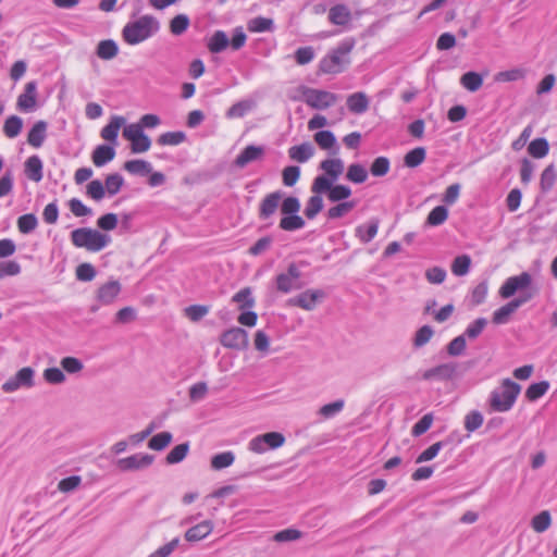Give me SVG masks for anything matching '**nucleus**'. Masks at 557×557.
Wrapping results in <instances>:
<instances>
[{
    "mask_svg": "<svg viewBox=\"0 0 557 557\" xmlns=\"http://www.w3.org/2000/svg\"><path fill=\"white\" fill-rule=\"evenodd\" d=\"M549 388V383L547 381H541L537 383H532L525 391V397L530 401H535L539 398L543 397Z\"/></svg>",
    "mask_w": 557,
    "mask_h": 557,
    "instance_id": "obj_50",
    "label": "nucleus"
},
{
    "mask_svg": "<svg viewBox=\"0 0 557 557\" xmlns=\"http://www.w3.org/2000/svg\"><path fill=\"white\" fill-rule=\"evenodd\" d=\"M264 147L248 145L234 160V165L238 169H244L248 163L260 160L264 156Z\"/></svg>",
    "mask_w": 557,
    "mask_h": 557,
    "instance_id": "obj_17",
    "label": "nucleus"
},
{
    "mask_svg": "<svg viewBox=\"0 0 557 557\" xmlns=\"http://www.w3.org/2000/svg\"><path fill=\"white\" fill-rule=\"evenodd\" d=\"M159 29L160 22L154 16L143 15L123 27L122 37L126 44L135 46L152 37Z\"/></svg>",
    "mask_w": 557,
    "mask_h": 557,
    "instance_id": "obj_1",
    "label": "nucleus"
},
{
    "mask_svg": "<svg viewBox=\"0 0 557 557\" xmlns=\"http://www.w3.org/2000/svg\"><path fill=\"white\" fill-rule=\"evenodd\" d=\"M302 96L305 98V102L315 110H325L334 106L338 100L336 94L309 87L304 88Z\"/></svg>",
    "mask_w": 557,
    "mask_h": 557,
    "instance_id": "obj_8",
    "label": "nucleus"
},
{
    "mask_svg": "<svg viewBox=\"0 0 557 557\" xmlns=\"http://www.w3.org/2000/svg\"><path fill=\"white\" fill-rule=\"evenodd\" d=\"M124 170L133 175L146 176L151 173V164L141 159L129 160L124 163Z\"/></svg>",
    "mask_w": 557,
    "mask_h": 557,
    "instance_id": "obj_29",
    "label": "nucleus"
},
{
    "mask_svg": "<svg viewBox=\"0 0 557 557\" xmlns=\"http://www.w3.org/2000/svg\"><path fill=\"white\" fill-rule=\"evenodd\" d=\"M520 392L521 386L518 383L510 379H504L502 384L494 388L490 394L487 403L491 411H509L513 407Z\"/></svg>",
    "mask_w": 557,
    "mask_h": 557,
    "instance_id": "obj_2",
    "label": "nucleus"
},
{
    "mask_svg": "<svg viewBox=\"0 0 557 557\" xmlns=\"http://www.w3.org/2000/svg\"><path fill=\"white\" fill-rule=\"evenodd\" d=\"M235 455L233 451H223L211 458V468L213 470H222L233 465Z\"/></svg>",
    "mask_w": 557,
    "mask_h": 557,
    "instance_id": "obj_47",
    "label": "nucleus"
},
{
    "mask_svg": "<svg viewBox=\"0 0 557 557\" xmlns=\"http://www.w3.org/2000/svg\"><path fill=\"white\" fill-rule=\"evenodd\" d=\"M326 191H327V198L332 202H339V201L345 200L351 196V188L347 185H342V184H337V185L332 184V187L326 189Z\"/></svg>",
    "mask_w": 557,
    "mask_h": 557,
    "instance_id": "obj_43",
    "label": "nucleus"
},
{
    "mask_svg": "<svg viewBox=\"0 0 557 557\" xmlns=\"http://www.w3.org/2000/svg\"><path fill=\"white\" fill-rule=\"evenodd\" d=\"M525 70L521 67H515L507 71L498 72L495 75L496 82H516L525 77Z\"/></svg>",
    "mask_w": 557,
    "mask_h": 557,
    "instance_id": "obj_56",
    "label": "nucleus"
},
{
    "mask_svg": "<svg viewBox=\"0 0 557 557\" xmlns=\"http://www.w3.org/2000/svg\"><path fill=\"white\" fill-rule=\"evenodd\" d=\"M123 184H124V178L121 174H119V173L109 174L106 177V182H104L106 191H108L109 196H114L121 190Z\"/></svg>",
    "mask_w": 557,
    "mask_h": 557,
    "instance_id": "obj_58",
    "label": "nucleus"
},
{
    "mask_svg": "<svg viewBox=\"0 0 557 557\" xmlns=\"http://www.w3.org/2000/svg\"><path fill=\"white\" fill-rule=\"evenodd\" d=\"M305 264V261H300L299 263H289L287 271L277 274L275 277L276 289L283 294L301 289L305 286V283L301 281L300 265Z\"/></svg>",
    "mask_w": 557,
    "mask_h": 557,
    "instance_id": "obj_6",
    "label": "nucleus"
},
{
    "mask_svg": "<svg viewBox=\"0 0 557 557\" xmlns=\"http://www.w3.org/2000/svg\"><path fill=\"white\" fill-rule=\"evenodd\" d=\"M483 420V414L480 411L472 410L465 417V429L470 433L474 432L482 426Z\"/></svg>",
    "mask_w": 557,
    "mask_h": 557,
    "instance_id": "obj_62",
    "label": "nucleus"
},
{
    "mask_svg": "<svg viewBox=\"0 0 557 557\" xmlns=\"http://www.w3.org/2000/svg\"><path fill=\"white\" fill-rule=\"evenodd\" d=\"M486 325V318H478L467 326L462 335H465V338L468 337L469 339H475L481 335Z\"/></svg>",
    "mask_w": 557,
    "mask_h": 557,
    "instance_id": "obj_55",
    "label": "nucleus"
},
{
    "mask_svg": "<svg viewBox=\"0 0 557 557\" xmlns=\"http://www.w3.org/2000/svg\"><path fill=\"white\" fill-rule=\"evenodd\" d=\"M126 120L123 116L114 115L110 122L101 129L100 136L107 140L116 145L120 128L125 124Z\"/></svg>",
    "mask_w": 557,
    "mask_h": 557,
    "instance_id": "obj_20",
    "label": "nucleus"
},
{
    "mask_svg": "<svg viewBox=\"0 0 557 557\" xmlns=\"http://www.w3.org/2000/svg\"><path fill=\"white\" fill-rule=\"evenodd\" d=\"M379 225V219L373 218L367 224L358 225L355 230V235L361 243L368 244L376 236Z\"/></svg>",
    "mask_w": 557,
    "mask_h": 557,
    "instance_id": "obj_21",
    "label": "nucleus"
},
{
    "mask_svg": "<svg viewBox=\"0 0 557 557\" xmlns=\"http://www.w3.org/2000/svg\"><path fill=\"white\" fill-rule=\"evenodd\" d=\"M534 297V293H522L519 297L513 298L506 305L502 306L493 312L492 321L494 324H506L510 320V315L522 305Z\"/></svg>",
    "mask_w": 557,
    "mask_h": 557,
    "instance_id": "obj_9",
    "label": "nucleus"
},
{
    "mask_svg": "<svg viewBox=\"0 0 557 557\" xmlns=\"http://www.w3.org/2000/svg\"><path fill=\"white\" fill-rule=\"evenodd\" d=\"M232 301L238 305L239 310L250 309L255 306L256 301L252 296L250 287H244L238 290L233 297Z\"/></svg>",
    "mask_w": 557,
    "mask_h": 557,
    "instance_id": "obj_31",
    "label": "nucleus"
},
{
    "mask_svg": "<svg viewBox=\"0 0 557 557\" xmlns=\"http://www.w3.org/2000/svg\"><path fill=\"white\" fill-rule=\"evenodd\" d=\"M354 40H344L319 63L320 72L324 74H338L343 71L344 65L349 63L348 54L354 48Z\"/></svg>",
    "mask_w": 557,
    "mask_h": 557,
    "instance_id": "obj_4",
    "label": "nucleus"
},
{
    "mask_svg": "<svg viewBox=\"0 0 557 557\" xmlns=\"http://www.w3.org/2000/svg\"><path fill=\"white\" fill-rule=\"evenodd\" d=\"M314 153V148L311 143L306 141L300 145L292 146L288 149V157L299 163L309 161Z\"/></svg>",
    "mask_w": 557,
    "mask_h": 557,
    "instance_id": "obj_25",
    "label": "nucleus"
},
{
    "mask_svg": "<svg viewBox=\"0 0 557 557\" xmlns=\"http://www.w3.org/2000/svg\"><path fill=\"white\" fill-rule=\"evenodd\" d=\"M356 207L355 201H344L339 202L336 206L332 207L327 211V218L331 220L339 219L347 214L349 211H351Z\"/></svg>",
    "mask_w": 557,
    "mask_h": 557,
    "instance_id": "obj_60",
    "label": "nucleus"
},
{
    "mask_svg": "<svg viewBox=\"0 0 557 557\" xmlns=\"http://www.w3.org/2000/svg\"><path fill=\"white\" fill-rule=\"evenodd\" d=\"M34 375L35 371L33 368H22L14 376L4 382L1 388L4 393H13L21 387L30 388L35 385Z\"/></svg>",
    "mask_w": 557,
    "mask_h": 557,
    "instance_id": "obj_12",
    "label": "nucleus"
},
{
    "mask_svg": "<svg viewBox=\"0 0 557 557\" xmlns=\"http://www.w3.org/2000/svg\"><path fill=\"white\" fill-rule=\"evenodd\" d=\"M23 128V120L17 115H10L3 124V133L8 138H15Z\"/></svg>",
    "mask_w": 557,
    "mask_h": 557,
    "instance_id": "obj_35",
    "label": "nucleus"
},
{
    "mask_svg": "<svg viewBox=\"0 0 557 557\" xmlns=\"http://www.w3.org/2000/svg\"><path fill=\"white\" fill-rule=\"evenodd\" d=\"M329 20L334 25L344 26L351 20V12L345 4H335L329 11Z\"/></svg>",
    "mask_w": 557,
    "mask_h": 557,
    "instance_id": "obj_26",
    "label": "nucleus"
},
{
    "mask_svg": "<svg viewBox=\"0 0 557 557\" xmlns=\"http://www.w3.org/2000/svg\"><path fill=\"white\" fill-rule=\"evenodd\" d=\"M319 168L324 174L314 177L311 185V191L313 194H323L326 189L332 187V184L337 181L344 172V162L339 158L325 159L320 163Z\"/></svg>",
    "mask_w": 557,
    "mask_h": 557,
    "instance_id": "obj_5",
    "label": "nucleus"
},
{
    "mask_svg": "<svg viewBox=\"0 0 557 557\" xmlns=\"http://www.w3.org/2000/svg\"><path fill=\"white\" fill-rule=\"evenodd\" d=\"M220 343L225 348L244 350L248 348V333L242 327H231L220 336Z\"/></svg>",
    "mask_w": 557,
    "mask_h": 557,
    "instance_id": "obj_10",
    "label": "nucleus"
},
{
    "mask_svg": "<svg viewBox=\"0 0 557 557\" xmlns=\"http://www.w3.org/2000/svg\"><path fill=\"white\" fill-rule=\"evenodd\" d=\"M38 226V219L34 213H26L17 219V228L22 234H29Z\"/></svg>",
    "mask_w": 557,
    "mask_h": 557,
    "instance_id": "obj_48",
    "label": "nucleus"
},
{
    "mask_svg": "<svg viewBox=\"0 0 557 557\" xmlns=\"http://www.w3.org/2000/svg\"><path fill=\"white\" fill-rule=\"evenodd\" d=\"M448 218V210L444 206H437L431 210L426 218V224L437 226L443 224Z\"/></svg>",
    "mask_w": 557,
    "mask_h": 557,
    "instance_id": "obj_54",
    "label": "nucleus"
},
{
    "mask_svg": "<svg viewBox=\"0 0 557 557\" xmlns=\"http://www.w3.org/2000/svg\"><path fill=\"white\" fill-rule=\"evenodd\" d=\"M122 292V284L117 280H109L101 284L95 295L96 302L90 311L96 312L101 306H110L115 302Z\"/></svg>",
    "mask_w": 557,
    "mask_h": 557,
    "instance_id": "obj_7",
    "label": "nucleus"
},
{
    "mask_svg": "<svg viewBox=\"0 0 557 557\" xmlns=\"http://www.w3.org/2000/svg\"><path fill=\"white\" fill-rule=\"evenodd\" d=\"M283 195L284 193L282 190H276L268 194L262 199V201L260 202L258 214L260 220H268L276 212L280 202L283 198Z\"/></svg>",
    "mask_w": 557,
    "mask_h": 557,
    "instance_id": "obj_15",
    "label": "nucleus"
},
{
    "mask_svg": "<svg viewBox=\"0 0 557 557\" xmlns=\"http://www.w3.org/2000/svg\"><path fill=\"white\" fill-rule=\"evenodd\" d=\"M306 225V222L302 216H300L298 213L295 214H288L283 215L280 221V228L285 232H294L297 230L304 228Z\"/></svg>",
    "mask_w": 557,
    "mask_h": 557,
    "instance_id": "obj_32",
    "label": "nucleus"
},
{
    "mask_svg": "<svg viewBox=\"0 0 557 557\" xmlns=\"http://www.w3.org/2000/svg\"><path fill=\"white\" fill-rule=\"evenodd\" d=\"M556 178L557 174L554 164L547 165L541 174V190L543 193H548L553 188Z\"/></svg>",
    "mask_w": 557,
    "mask_h": 557,
    "instance_id": "obj_49",
    "label": "nucleus"
},
{
    "mask_svg": "<svg viewBox=\"0 0 557 557\" xmlns=\"http://www.w3.org/2000/svg\"><path fill=\"white\" fill-rule=\"evenodd\" d=\"M325 296L326 294L322 289H307L290 298L288 304L307 311H312L317 308L318 304H320L325 298Z\"/></svg>",
    "mask_w": 557,
    "mask_h": 557,
    "instance_id": "obj_13",
    "label": "nucleus"
},
{
    "mask_svg": "<svg viewBox=\"0 0 557 557\" xmlns=\"http://www.w3.org/2000/svg\"><path fill=\"white\" fill-rule=\"evenodd\" d=\"M532 283V276L529 272H522L519 275L508 277L499 288V295L502 298H510L518 290L525 293L524 290L530 287Z\"/></svg>",
    "mask_w": 557,
    "mask_h": 557,
    "instance_id": "obj_11",
    "label": "nucleus"
},
{
    "mask_svg": "<svg viewBox=\"0 0 557 557\" xmlns=\"http://www.w3.org/2000/svg\"><path fill=\"white\" fill-rule=\"evenodd\" d=\"M115 157L114 146L99 145L97 146L91 154L92 163L97 168H101L112 161Z\"/></svg>",
    "mask_w": 557,
    "mask_h": 557,
    "instance_id": "obj_23",
    "label": "nucleus"
},
{
    "mask_svg": "<svg viewBox=\"0 0 557 557\" xmlns=\"http://www.w3.org/2000/svg\"><path fill=\"white\" fill-rule=\"evenodd\" d=\"M25 174L27 177L36 183L42 180V161L41 159L34 154L30 156L25 162Z\"/></svg>",
    "mask_w": 557,
    "mask_h": 557,
    "instance_id": "obj_27",
    "label": "nucleus"
},
{
    "mask_svg": "<svg viewBox=\"0 0 557 557\" xmlns=\"http://www.w3.org/2000/svg\"><path fill=\"white\" fill-rule=\"evenodd\" d=\"M190 20L186 14H177L170 21V32L174 36L183 35L189 27Z\"/></svg>",
    "mask_w": 557,
    "mask_h": 557,
    "instance_id": "obj_44",
    "label": "nucleus"
},
{
    "mask_svg": "<svg viewBox=\"0 0 557 557\" xmlns=\"http://www.w3.org/2000/svg\"><path fill=\"white\" fill-rule=\"evenodd\" d=\"M36 91H37L36 82H28L25 86L24 92L21 94L17 98V108L21 111L29 112L35 108Z\"/></svg>",
    "mask_w": 557,
    "mask_h": 557,
    "instance_id": "obj_18",
    "label": "nucleus"
},
{
    "mask_svg": "<svg viewBox=\"0 0 557 557\" xmlns=\"http://www.w3.org/2000/svg\"><path fill=\"white\" fill-rule=\"evenodd\" d=\"M552 524V517L548 510H543L531 520L532 529L537 533L545 532Z\"/></svg>",
    "mask_w": 557,
    "mask_h": 557,
    "instance_id": "obj_46",
    "label": "nucleus"
},
{
    "mask_svg": "<svg viewBox=\"0 0 557 557\" xmlns=\"http://www.w3.org/2000/svg\"><path fill=\"white\" fill-rule=\"evenodd\" d=\"M187 139V136L182 131L166 132L161 134L157 143L160 146H178Z\"/></svg>",
    "mask_w": 557,
    "mask_h": 557,
    "instance_id": "obj_37",
    "label": "nucleus"
},
{
    "mask_svg": "<svg viewBox=\"0 0 557 557\" xmlns=\"http://www.w3.org/2000/svg\"><path fill=\"white\" fill-rule=\"evenodd\" d=\"M172 438L170 432L158 433L149 440L148 447L153 450H162L172 442Z\"/></svg>",
    "mask_w": 557,
    "mask_h": 557,
    "instance_id": "obj_57",
    "label": "nucleus"
},
{
    "mask_svg": "<svg viewBox=\"0 0 557 557\" xmlns=\"http://www.w3.org/2000/svg\"><path fill=\"white\" fill-rule=\"evenodd\" d=\"M300 200L295 196H288L283 199L280 209L282 215L295 214L300 210Z\"/></svg>",
    "mask_w": 557,
    "mask_h": 557,
    "instance_id": "obj_64",
    "label": "nucleus"
},
{
    "mask_svg": "<svg viewBox=\"0 0 557 557\" xmlns=\"http://www.w3.org/2000/svg\"><path fill=\"white\" fill-rule=\"evenodd\" d=\"M434 335V330L430 325H423L414 333L412 345L414 348H421L426 345Z\"/></svg>",
    "mask_w": 557,
    "mask_h": 557,
    "instance_id": "obj_52",
    "label": "nucleus"
},
{
    "mask_svg": "<svg viewBox=\"0 0 557 557\" xmlns=\"http://www.w3.org/2000/svg\"><path fill=\"white\" fill-rule=\"evenodd\" d=\"M448 446V441H440L423 450L416 459L417 463L434 459L443 447Z\"/></svg>",
    "mask_w": 557,
    "mask_h": 557,
    "instance_id": "obj_53",
    "label": "nucleus"
},
{
    "mask_svg": "<svg viewBox=\"0 0 557 557\" xmlns=\"http://www.w3.org/2000/svg\"><path fill=\"white\" fill-rule=\"evenodd\" d=\"M153 460V455L134 454L132 456L117 459L115 466L121 472L138 471L150 467Z\"/></svg>",
    "mask_w": 557,
    "mask_h": 557,
    "instance_id": "obj_14",
    "label": "nucleus"
},
{
    "mask_svg": "<svg viewBox=\"0 0 557 557\" xmlns=\"http://www.w3.org/2000/svg\"><path fill=\"white\" fill-rule=\"evenodd\" d=\"M344 406H345L344 399H337L333 403L323 405L319 409V414L325 419L333 418L343 410Z\"/></svg>",
    "mask_w": 557,
    "mask_h": 557,
    "instance_id": "obj_61",
    "label": "nucleus"
},
{
    "mask_svg": "<svg viewBox=\"0 0 557 557\" xmlns=\"http://www.w3.org/2000/svg\"><path fill=\"white\" fill-rule=\"evenodd\" d=\"M346 103L348 110L354 114H362L369 109V98L362 91L349 95Z\"/></svg>",
    "mask_w": 557,
    "mask_h": 557,
    "instance_id": "obj_24",
    "label": "nucleus"
},
{
    "mask_svg": "<svg viewBox=\"0 0 557 557\" xmlns=\"http://www.w3.org/2000/svg\"><path fill=\"white\" fill-rule=\"evenodd\" d=\"M389 168H391V162H389L388 158L377 157L373 160V162L370 166V172L373 176L381 177L388 173Z\"/></svg>",
    "mask_w": 557,
    "mask_h": 557,
    "instance_id": "obj_59",
    "label": "nucleus"
},
{
    "mask_svg": "<svg viewBox=\"0 0 557 557\" xmlns=\"http://www.w3.org/2000/svg\"><path fill=\"white\" fill-rule=\"evenodd\" d=\"M368 178L367 169L360 163H352L348 166L346 180L355 184H362Z\"/></svg>",
    "mask_w": 557,
    "mask_h": 557,
    "instance_id": "obj_38",
    "label": "nucleus"
},
{
    "mask_svg": "<svg viewBox=\"0 0 557 557\" xmlns=\"http://www.w3.org/2000/svg\"><path fill=\"white\" fill-rule=\"evenodd\" d=\"M213 530L211 520H203L200 523L189 528L185 532V540L187 542H198L206 539Z\"/></svg>",
    "mask_w": 557,
    "mask_h": 557,
    "instance_id": "obj_19",
    "label": "nucleus"
},
{
    "mask_svg": "<svg viewBox=\"0 0 557 557\" xmlns=\"http://www.w3.org/2000/svg\"><path fill=\"white\" fill-rule=\"evenodd\" d=\"M529 153L536 159L544 158L549 151V144L546 138H535L528 147Z\"/></svg>",
    "mask_w": 557,
    "mask_h": 557,
    "instance_id": "obj_41",
    "label": "nucleus"
},
{
    "mask_svg": "<svg viewBox=\"0 0 557 557\" xmlns=\"http://www.w3.org/2000/svg\"><path fill=\"white\" fill-rule=\"evenodd\" d=\"M426 157V151L423 147H417L410 151H408L404 157V163L407 168H417L419 166Z\"/></svg>",
    "mask_w": 557,
    "mask_h": 557,
    "instance_id": "obj_40",
    "label": "nucleus"
},
{
    "mask_svg": "<svg viewBox=\"0 0 557 557\" xmlns=\"http://www.w3.org/2000/svg\"><path fill=\"white\" fill-rule=\"evenodd\" d=\"M471 267V258L468 255H460L453 260L451 272L456 276H465L469 273Z\"/></svg>",
    "mask_w": 557,
    "mask_h": 557,
    "instance_id": "obj_45",
    "label": "nucleus"
},
{
    "mask_svg": "<svg viewBox=\"0 0 557 557\" xmlns=\"http://www.w3.org/2000/svg\"><path fill=\"white\" fill-rule=\"evenodd\" d=\"M151 147V139L148 135L140 134L138 137L131 140V150L133 153H143L150 149Z\"/></svg>",
    "mask_w": 557,
    "mask_h": 557,
    "instance_id": "obj_63",
    "label": "nucleus"
},
{
    "mask_svg": "<svg viewBox=\"0 0 557 557\" xmlns=\"http://www.w3.org/2000/svg\"><path fill=\"white\" fill-rule=\"evenodd\" d=\"M247 27L251 33L272 32L274 28V22L272 18L257 16L248 22Z\"/></svg>",
    "mask_w": 557,
    "mask_h": 557,
    "instance_id": "obj_36",
    "label": "nucleus"
},
{
    "mask_svg": "<svg viewBox=\"0 0 557 557\" xmlns=\"http://www.w3.org/2000/svg\"><path fill=\"white\" fill-rule=\"evenodd\" d=\"M457 366L453 362L443 363L423 372L422 379L425 381H448L454 377Z\"/></svg>",
    "mask_w": 557,
    "mask_h": 557,
    "instance_id": "obj_16",
    "label": "nucleus"
},
{
    "mask_svg": "<svg viewBox=\"0 0 557 557\" xmlns=\"http://www.w3.org/2000/svg\"><path fill=\"white\" fill-rule=\"evenodd\" d=\"M47 127L46 121H37L28 132L27 143L34 148H40L47 137Z\"/></svg>",
    "mask_w": 557,
    "mask_h": 557,
    "instance_id": "obj_22",
    "label": "nucleus"
},
{
    "mask_svg": "<svg viewBox=\"0 0 557 557\" xmlns=\"http://www.w3.org/2000/svg\"><path fill=\"white\" fill-rule=\"evenodd\" d=\"M314 141L321 149L329 150L335 147L336 137L331 131H319L313 135Z\"/></svg>",
    "mask_w": 557,
    "mask_h": 557,
    "instance_id": "obj_51",
    "label": "nucleus"
},
{
    "mask_svg": "<svg viewBox=\"0 0 557 557\" xmlns=\"http://www.w3.org/2000/svg\"><path fill=\"white\" fill-rule=\"evenodd\" d=\"M322 209L323 199L321 197V194H314L307 200L304 214L307 219L313 220Z\"/></svg>",
    "mask_w": 557,
    "mask_h": 557,
    "instance_id": "obj_39",
    "label": "nucleus"
},
{
    "mask_svg": "<svg viewBox=\"0 0 557 557\" xmlns=\"http://www.w3.org/2000/svg\"><path fill=\"white\" fill-rule=\"evenodd\" d=\"M460 84L467 90L474 92L483 85V76L476 72L470 71L460 77Z\"/></svg>",
    "mask_w": 557,
    "mask_h": 557,
    "instance_id": "obj_33",
    "label": "nucleus"
},
{
    "mask_svg": "<svg viewBox=\"0 0 557 557\" xmlns=\"http://www.w3.org/2000/svg\"><path fill=\"white\" fill-rule=\"evenodd\" d=\"M188 451L189 444L187 442L178 444L170 450V453L165 457V461L168 465L180 463L186 458Z\"/></svg>",
    "mask_w": 557,
    "mask_h": 557,
    "instance_id": "obj_42",
    "label": "nucleus"
},
{
    "mask_svg": "<svg viewBox=\"0 0 557 557\" xmlns=\"http://www.w3.org/2000/svg\"><path fill=\"white\" fill-rule=\"evenodd\" d=\"M96 53L102 60H112L119 53V46L113 39H104L98 44Z\"/></svg>",
    "mask_w": 557,
    "mask_h": 557,
    "instance_id": "obj_28",
    "label": "nucleus"
},
{
    "mask_svg": "<svg viewBox=\"0 0 557 557\" xmlns=\"http://www.w3.org/2000/svg\"><path fill=\"white\" fill-rule=\"evenodd\" d=\"M71 242L77 248L98 252L110 244L111 237L90 227H79L71 232Z\"/></svg>",
    "mask_w": 557,
    "mask_h": 557,
    "instance_id": "obj_3",
    "label": "nucleus"
},
{
    "mask_svg": "<svg viewBox=\"0 0 557 557\" xmlns=\"http://www.w3.org/2000/svg\"><path fill=\"white\" fill-rule=\"evenodd\" d=\"M252 108L253 102L251 100H240L228 108L225 116L227 119L244 117Z\"/></svg>",
    "mask_w": 557,
    "mask_h": 557,
    "instance_id": "obj_34",
    "label": "nucleus"
},
{
    "mask_svg": "<svg viewBox=\"0 0 557 557\" xmlns=\"http://www.w3.org/2000/svg\"><path fill=\"white\" fill-rule=\"evenodd\" d=\"M230 45V40L223 30H215L207 45L211 53H220Z\"/></svg>",
    "mask_w": 557,
    "mask_h": 557,
    "instance_id": "obj_30",
    "label": "nucleus"
}]
</instances>
